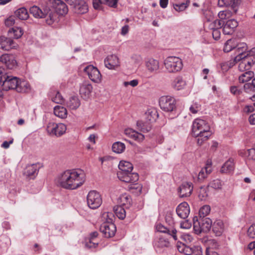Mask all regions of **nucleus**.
<instances>
[{"label": "nucleus", "mask_w": 255, "mask_h": 255, "mask_svg": "<svg viewBox=\"0 0 255 255\" xmlns=\"http://www.w3.org/2000/svg\"><path fill=\"white\" fill-rule=\"evenodd\" d=\"M211 173V170L210 169H207L204 168H202L199 172L198 176V179L199 181H202L205 179L208 174Z\"/></svg>", "instance_id": "09e8293b"}, {"label": "nucleus", "mask_w": 255, "mask_h": 255, "mask_svg": "<svg viewBox=\"0 0 255 255\" xmlns=\"http://www.w3.org/2000/svg\"><path fill=\"white\" fill-rule=\"evenodd\" d=\"M213 232L217 236H220L224 231L223 222L220 220H216L212 226Z\"/></svg>", "instance_id": "cd10ccee"}, {"label": "nucleus", "mask_w": 255, "mask_h": 255, "mask_svg": "<svg viewBox=\"0 0 255 255\" xmlns=\"http://www.w3.org/2000/svg\"><path fill=\"white\" fill-rule=\"evenodd\" d=\"M125 133L128 137L134 139L137 142H142L144 138V136L142 134L139 133L131 128L126 129Z\"/></svg>", "instance_id": "bb28decb"}, {"label": "nucleus", "mask_w": 255, "mask_h": 255, "mask_svg": "<svg viewBox=\"0 0 255 255\" xmlns=\"http://www.w3.org/2000/svg\"><path fill=\"white\" fill-rule=\"evenodd\" d=\"M166 70L169 73H175L180 71L183 64L180 58L175 56H169L164 61Z\"/></svg>", "instance_id": "20e7f679"}, {"label": "nucleus", "mask_w": 255, "mask_h": 255, "mask_svg": "<svg viewBox=\"0 0 255 255\" xmlns=\"http://www.w3.org/2000/svg\"><path fill=\"white\" fill-rule=\"evenodd\" d=\"M125 144H112V149L116 153H121L125 150Z\"/></svg>", "instance_id": "8fccbe9b"}, {"label": "nucleus", "mask_w": 255, "mask_h": 255, "mask_svg": "<svg viewBox=\"0 0 255 255\" xmlns=\"http://www.w3.org/2000/svg\"><path fill=\"white\" fill-rule=\"evenodd\" d=\"M104 4L109 6L115 8L117 6L118 0H103Z\"/></svg>", "instance_id": "e2e57ef3"}, {"label": "nucleus", "mask_w": 255, "mask_h": 255, "mask_svg": "<svg viewBox=\"0 0 255 255\" xmlns=\"http://www.w3.org/2000/svg\"><path fill=\"white\" fill-rule=\"evenodd\" d=\"M223 32L226 35L232 34L234 29L238 26V22L234 19L227 21L225 25H223Z\"/></svg>", "instance_id": "b1692460"}, {"label": "nucleus", "mask_w": 255, "mask_h": 255, "mask_svg": "<svg viewBox=\"0 0 255 255\" xmlns=\"http://www.w3.org/2000/svg\"><path fill=\"white\" fill-rule=\"evenodd\" d=\"M243 59L246 61L247 69H249L251 66L254 64L255 62V56L254 55H247V56L245 58H244Z\"/></svg>", "instance_id": "5fc2aeb1"}, {"label": "nucleus", "mask_w": 255, "mask_h": 255, "mask_svg": "<svg viewBox=\"0 0 255 255\" xmlns=\"http://www.w3.org/2000/svg\"><path fill=\"white\" fill-rule=\"evenodd\" d=\"M50 96L51 100L55 103L62 104L64 102L63 98L58 91H54L53 93L51 92Z\"/></svg>", "instance_id": "a19ab883"}, {"label": "nucleus", "mask_w": 255, "mask_h": 255, "mask_svg": "<svg viewBox=\"0 0 255 255\" xmlns=\"http://www.w3.org/2000/svg\"><path fill=\"white\" fill-rule=\"evenodd\" d=\"M29 89L30 85L27 81L18 80V85L16 89L17 92L25 93L28 92Z\"/></svg>", "instance_id": "c9c22d12"}, {"label": "nucleus", "mask_w": 255, "mask_h": 255, "mask_svg": "<svg viewBox=\"0 0 255 255\" xmlns=\"http://www.w3.org/2000/svg\"><path fill=\"white\" fill-rule=\"evenodd\" d=\"M232 12L229 10L221 11L218 13V16L221 19H225L231 17Z\"/></svg>", "instance_id": "864d4df0"}, {"label": "nucleus", "mask_w": 255, "mask_h": 255, "mask_svg": "<svg viewBox=\"0 0 255 255\" xmlns=\"http://www.w3.org/2000/svg\"><path fill=\"white\" fill-rule=\"evenodd\" d=\"M245 92L247 93L254 94L255 93V78L252 83H246L244 86Z\"/></svg>", "instance_id": "37998d69"}, {"label": "nucleus", "mask_w": 255, "mask_h": 255, "mask_svg": "<svg viewBox=\"0 0 255 255\" xmlns=\"http://www.w3.org/2000/svg\"><path fill=\"white\" fill-rule=\"evenodd\" d=\"M114 211L115 215L120 219L123 220L125 218L126 215V210L121 205L114 207Z\"/></svg>", "instance_id": "4c0bfd02"}, {"label": "nucleus", "mask_w": 255, "mask_h": 255, "mask_svg": "<svg viewBox=\"0 0 255 255\" xmlns=\"http://www.w3.org/2000/svg\"><path fill=\"white\" fill-rule=\"evenodd\" d=\"M85 173L80 169L66 170L57 178L58 183L62 187L75 189L81 186L85 181Z\"/></svg>", "instance_id": "f257e3e1"}, {"label": "nucleus", "mask_w": 255, "mask_h": 255, "mask_svg": "<svg viewBox=\"0 0 255 255\" xmlns=\"http://www.w3.org/2000/svg\"><path fill=\"white\" fill-rule=\"evenodd\" d=\"M234 50L237 55L234 58L232 66L248 55V54L247 53L248 52V47L246 43L244 42L240 43L236 45Z\"/></svg>", "instance_id": "f8f14e48"}, {"label": "nucleus", "mask_w": 255, "mask_h": 255, "mask_svg": "<svg viewBox=\"0 0 255 255\" xmlns=\"http://www.w3.org/2000/svg\"><path fill=\"white\" fill-rule=\"evenodd\" d=\"M44 6V5H43ZM30 13L35 18H41L44 17V6L42 9L39 8L37 6H33L30 8Z\"/></svg>", "instance_id": "473e14b6"}, {"label": "nucleus", "mask_w": 255, "mask_h": 255, "mask_svg": "<svg viewBox=\"0 0 255 255\" xmlns=\"http://www.w3.org/2000/svg\"><path fill=\"white\" fill-rule=\"evenodd\" d=\"M14 14L17 17L21 20H26L29 17L28 11L25 7L19 8L15 11Z\"/></svg>", "instance_id": "e433bc0d"}, {"label": "nucleus", "mask_w": 255, "mask_h": 255, "mask_svg": "<svg viewBox=\"0 0 255 255\" xmlns=\"http://www.w3.org/2000/svg\"><path fill=\"white\" fill-rule=\"evenodd\" d=\"M234 160L230 158L223 165L220 171L223 173H230L234 170Z\"/></svg>", "instance_id": "c85d7f7f"}, {"label": "nucleus", "mask_w": 255, "mask_h": 255, "mask_svg": "<svg viewBox=\"0 0 255 255\" xmlns=\"http://www.w3.org/2000/svg\"><path fill=\"white\" fill-rule=\"evenodd\" d=\"M156 229L158 232L166 233L172 236L174 240H177V231L174 227H167L159 223L156 225Z\"/></svg>", "instance_id": "a878e982"}, {"label": "nucleus", "mask_w": 255, "mask_h": 255, "mask_svg": "<svg viewBox=\"0 0 255 255\" xmlns=\"http://www.w3.org/2000/svg\"><path fill=\"white\" fill-rule=\"evenodd\" d=\"M145 66L147 70L150 73H155L159 69V61L152 58L145 60Z\"/></svg>", "instance_id": "393cba45"}, {"label": "nucleus", "mask_w": 255, "mask_h": 255, "mask_svg": "<svg viewBox=\"0 0 255 255\" xmlns=\"http://www.w3.org/2000/svg\"><path fill=\"white\" fill-rule=\"evenodd\" d=\"M208 24V28L211 30H215L220 29L224 25V23L221 20L216 19L213 21H208L206 23Z\"/></svg>", "instance_id": "ea45409f"}, {"label": "nucleus", "mask_w": 255, "mask_h": 255, "mask_svg": "<svg viewBox=\"0 0 255 255\" xmlns=\"http://www.w3.org/2000/svg\"><path fill=\"white\" fill-rule=\"evenodd\" d=\"M169 243L168 241L163 238H160L158 241L155 243V246L159 248H163L168 247Z\"/></svg>", "instance_id": "de8ad7c7"}, {"label": "nucleus", "mask_w": 255, "mask_h": 255, "mask_svg": "<svg viewBox=\"0 0 255 255\" xmlns=\"http://www.w3.org/2000/svg\"><path fill=\"white\" fill-rule=\"evenodd\" d=\"M105 66L110 70H116L120 66L118 57L114 54L108 55L104 60Z\"/></svg>", "instance_id": "f3484780"}, {"label": "nucleus", "mask_w": 255, "mask_h": 255, "mask_svg": "<svg viewBox=\"0 0 255 255\" xmlns=\"http://www.w3.org/2000/svg\"><path fill=\"white\" fill-rule=\"evenodd\" d=\"M16 44L13 41L9 38L4 36L0 37V48L5 50L8 51L11 49L15 48Z\"/></svg>", "instance_id": "4be33fe9"}, {"label": "nucleus", "mask_w": 255, "mask_h": 255, "mask_svg": "<svg viewBox=\"0 0 255 255\" xmlns=\"http://www.w3.org/2000/svg\"><path fill=\"white\" fill-rule=\"evenodd\" d=\"M0 62L4 64L9 69L14 68L17 65L16 61L13 55L8 54H2L0 57Z\"/></svg>", "instance_id": "a211bd4d"}, {"label": "nucleus", "mask_w": 255, "mask_h": 255, "mask_svg": "<svg viewBox=\"0 0 255 255\" xmlns=\"http://www.w3.org/2000/svg\"><path fill=\"white\" fill-rule=\"evenodd\" d=\"M208 196L207 188L201 187L198 191V197L201 200H205Z\"/></svg>", "instance_id": "603ef678"}, {"label": "nucleus", "mask_w": 255, "mask_h": 255, "mask_svg": "<svg viewBox=\"0 0 255 255\" xmlns=\"http://www.w3.org/2000/svg\"><path fill=\"white\" fill-rule=\"evenodd\" d=\"M176 100L169 96H164L161 97L159 99V105L160 108L163 111L171 112L176 109Z\"/></svg>", "instance_id": "0eeeda50"}, {"label": "nucleus", "mask_w": 255, "mask_h": 255, "mask_svg": "<svg viewBox=\"0 0 255 255\" xmlns=\"http://www.w3.org/2000/svg\"><path fill=\"white\" fill-rule=\"evenodd\" d=\"M210 211L211 208L209 205H204L200 209L199 212V218H205L210 213Z\"/></svg>", "instance_id": "a18cd8bd"}, {"label": "nucleus", "mask_w": 255, "mask_h": 255, "mask_svg": "<svg viewBox=\"0 0 255 255\" xmlns=\"http://www.w3.org/2000/svg\"><path fill=\"white\" fill-rule=\"evenodd\" d=\"M241 1V0H231L230 5L234 11V12H236L237 11V7L240 4Z\"/></svg>", "instance_id": "680f3d73"}, {"label": "nucleus", "mask_w": 255, "mask_h": 255, "mask_svg": "<svg viewBox=\"0 0 255 255\" xmlns=\"http://www.w3.org/2000/svg\"><path fill=\"white\" fill-rule=\"evenodd\" d=\"M70 5L72 7L73 11L75 13L83 14L88 11V6L84 0H78L74 4Z\"/></svg>", "instance_id": "5701e85b"}, {"label": "nucleus", "mask_w": 255, "mask_h": 255, "mask_svg": "<svg viewBox=\"0 0 255 255\" xmlns=\"http://www.w3.org/2000/svg\"><path fill=\"white\" fill-rule=\"evenodd\" d=\"M165 221L166 223L169 225V228L174 227L175 222L171 213L168 212L166 214L165 216Z\"/></svg>", "instance_id": "13d9d810"}, {"label": "nucleus", "mask_w": 255, "mask_h": 255, "mask_svg": "<svg viewBox=\"0 0 255 255\" xmlns=\"http://www.w3.org/2000/svg\"><path fill=\"white\" fill-rule=\"evenodd\" d=\"M236 45L234 43V40L232 39L228 40L225 44L224 51L229 52L233 49H235Z\"/></svg>", "instance_id": "49530a36"}, {"label": "nucleus", "mask_w": 255, "mask_h": 255, "mask_svg": "<svg viewBox=\"0 0 255 255\" xmlns=\"http://www.w3.org/2000/svg\"><path fill=\"white\" fill-rule=\"evenodd\" d=\"M3 69L0 68V82L2 83L4 90H15L18 85L19 79L16 77L7 75L2 72Z\"/></svg>", "instance_id": "7ed1b4c3"}, {"label": "nucleus", "mask_w": 255, "mask_h": 255, "mask_svg": "<svg viewBox=\"0 0 255 255\" xmlns=\"http://www.w3.org/2000/svg\"><path fill=\"white\" fill-rule=\"evenodd\" d=\"M254 76V73L253 71H248L242 74L239 78L240 83H244L250 80Z\"/></svg>", "instance_id": "79ce46f5"}, {"label": "nucleus", "mask_w": 255, "mask_h": 255, "mask_svg": "<svg viewBox=\"0 0 255 255\" xmlns=\"http://www.w3.org/2000/svg\"><path fill=\"white\" fill-rule=\"evenodd\" d=\"M177 215L182 219H186L190 213V208L188 204L184 202L180 203L176 208Z\"/></svg>", "instance_id": "412c9836"}, {"label": "nucleus", "mask_w": 255, "mask_h": 255, "mask_svg": "<svg viewBox=\"0 0 255 255\" xmlns=\"http://www.w3.org/2000/svg\"><path fill=\"white\" fill-rule=\"evenodd\" d=\"M10 33L13 34L14 37L16 39L20 38L23 34V31L20 27H15L11 29V30H9Z\"/></svg>", "instance_id": "3c124183"}, {"label": "nucleus", "mask_w": 255, "mask_h": 255, "mask_svg": "<svg viewBox=\"0 0 255 255\" xmlns=\"http://www.w3.org/2000/svg\"><path fill=\"white\" fill-rule=\"evenodd\" d=\"M208 123L201 119L195 120L192 124V134L197 138V143L206 141L212 135Z\"/></svg>", "instance_id": "f03ea898"}, {"label": "nucleus", "mask_w": 255, "mask_h": 255, "mask_svg": "<svg viewBox=\"0 0 255 255\" xmlns=\"http://www.w3.org/2000/svg\"><path fill=\"white\" fill-rule=\"evenodd\" d=\"M212 225V221L209 218H199L196 221L194 219L193 228L197 234L209 232Z\"/></svg>", "instance_id": "39448f33"}, {"label": "nucleus", "mask_w": 255, "mask_h": 255, "mask_svg": "<svg viewBox=\"0 0 255 255\" xmlns=\"http://www.w3.org/2000/svg\"><path fill=\"white\" fill-rule=\"evenodd\" d=\"M87 204L92 209L99 208L102 203V199L100 193L95 191H90L87 196Z\"/></svg>", "instance_id": "6e6552de"}, {"label": "nucleus", "mask_w": 255, "mask_h": 255, "mask_svg": "<svg viewBox=\"0 0 255 255\" xmlns=\"http://www.w3.org/2000/svg\"><path fill=\"white\" fill-rule=\"evenodd\" d=\"M92 90L93 87L88 81H84L80 85V94L84 99H88L90 97Z\"/></svg>", "instance_id": "aec40b11"}, {"label": "nucleus", "mask_w": 255, "mask_h": 255, "mask_svg": "<svg viewBox=\"0 0 255 255\" xmlns=\"http://www.w3.org/2000/svg\"><path fill=\"white\" fill-rule=\"evenodd\" d=\"M172 86L176 90H181L185 88L186 82L182 77H177L173 81Z\"/></svg>", "instance_id": "c756f323"}, {"label": "nucleus", "mask_w": 255, "mask_h": 255, "mask_svg": "<svg viewBox=\"0 0 255 255\" xmlns=\"http://www.w3.org/2000/svg\"><path fill=\"white\" fill-rule=\"evenodd\" d=\"M43 12H45L43 18H45L46 22L48 25H51L58 21L57 14L47 3L44 6Z\"/></svg>", "instance_id": "4468645a"}, {"label": "nucleus", "mask_w": 255, "mask_h": 255, "mask_svg": "<svg viewBox=\"0 0 255 255\" xmlns=\"http://www.w3.org/2000/svg\"><path fill=\"white\" fill-rule=\"evenodd\" d=\"M222 186V183L219 179H215L210 182L208 186L215 189H220Z\"/></svg>", "instance_id": "4d7b16f0"}, {"label": "nucleus", "mask_w": 255, "mask_h": 255, "mask_svg": "<svg viewBox=\"0 0 255 255\" xmlns=\"http://www.w3.org/2000/svg\"><path fill=\"white\" fill-rule=\"evenodd\" d=\"M248 235L251 238H255V224L249 227L248 230Z\"/></svg>", "instance_id": "0e129e2a"}, {"label": "nucleus", "mask_w": 255, "mask_h": 255, "mask_svg": "<svg viewBox=\"0 0 255 255\" xmlns=\"http://www.w3.org/2000/svg\"><path fill=\"white\" fill-rule=\"evenodd\" d=\"M47 3L58 14L64 15L67 13L68 9L66 4L61 0H49Z\"/></svg>", "instance_id": "1a4fd4ad"}, {"label": "nucleus", "mask_w": 255, "mask_h": 255, "mask_svg": "<svg viewBox=\"0 0 255 255\" xmlns=\"http://www.w3.org/2000/svg\"><path fill=\"white\" fill-rule=\"evenodd\" d=\"M40 162L27 164L23 171V175L30 179H34L38 175L39 170L42 167Z\"/></svg>", "instance_id": "9d476101"}, {"label": "nucleus", "mask_w": 255, "mask_h": 255, "mask_svg": "<svg viewBox=\"0 0 255 255\" xmlns=\"http://www.w3.org/2000/svg\"><path fill=\"white\" fill-rule=\"evenodd\" d=\"M84 71L88 75L89 78L94 82L99 83L102 80V75L99 70L92 65L86 66Z\"/></svg>", "instance_id": "ddd939ff"}, {"label": "nucleus", "mask_w": 255, "mask_h": 255, "mask_svg": "<svg viewBox=\"0 0 255 255\" xmlns=\"http://www.w3.org/2000/svg\"><path fill=\"white\" fill-rule=\"evenodd\" d=\"M142 186L141 184L136 183H132L128 186L129 190L136 195H139L142 191Z\"/></svg>", "instance_id": "58836bf2"}, {"label": "nucleus", "mask_w": 255, "mask_h": 255, "mask_svg": "<svg viewBox=\"0 0 255 255\" xmlns=\"http://www.w3.org/2000/svg\"><path fill=\"white\" fill-rule=\"evenodd\" d=\"M119 168L121 170L119 173L131 172L133 166L131 163L126 161H121L119 164Z\"/></svg>", "instance_id": "2f4dec72"}, {"label": "nucleus", "mask_w": 255, "mask_h": 255, "mask_svg": "<svg viewBox=\"0 0 255 255\" xmlns=\"http://www.w3.org/2000/svg\"><path fill=\"white\" fill-rule=\"evenodd\" d=\"M103 3H104L103 0H93V7L96 9H101Z\"/></svg>", "instance_id": "69168bd1"}, {"label": "nucleus", "mask_w": 255, "mask_h": 255, "mask_svg": "<svg viewBox=\"0 0 255 255\" xmlns=\"http://www.w3.org/2000/svg\"><path fill=\"white\" fill-rule=\"evenodd\" d=\"M118 177L122 181L127 183H134L138 180V175L136 173H118Z\"/></svg>", "instance_id": "6ab92c4d"}, {"label": "nucleus", "mask_w": 255, "mask_h": 255, "mask_svg": "<svg viewBox=\"0 0 255 255\" xmlns=\"http://www.w3.org/2000/svg\"><path fill=\"white\" fill-rule=\"evenodd\" d=\"M182 238L183 240L186 243H191L193 241V237L189 234H184L182 235Z\"/></svg>", "instance_id": "774afa93"}, {"label": "nucleus", "mask_w": 255, "mask_h": 255, "mask_svg": "<svg viewBox=\"0 0 255 255\" xmlns=\"http://www.w3.org/2000/svg\"><path fill=\"white\" fill-rule=\"evenodd\" d=\"M111 158L110 156H106L99 158V160L101 162L102 165L108 166L110 164Z\"/></svg>", "instance_id": "338daca9"}, {"label": "nucleus", "mask_w": 255, "mask_h": 255, "mask_svg": "<svg viewBox=\"0 0 255 255\" xmlns=\"http://www.w3.org/2000/svg\"><path fill=\"white\" fill-rule=\"evenodd\" d=\"M54 114L57 117L65 119L67 117V111L65 108L60 106H57L54 108Z\"/></svg>", "instance_id": "f704fd0d"}, {"label": "nucleus", "mask_w": 255, "mask_h": 255, "mask_svg": "<svg viewBox=\"0 0 255 255\" xmlns=\"http://www.w3.org/2000/svg\"><path fill=\"white\" fill-rule=\"evenodd\" d=\"M146 115L147 120L150 122L144 123L141 121H139L136 123L138 129L143 132H147L150 130L151 128L150 123L154 121L158 117L157 113L155 110L151 111H148L146 113Z\"/></svg>", "instance_id": "423d86ee"}, {"label": "nucleus", "mask_w": 255, "mask_h": 255, "mask_svg": "<svg viewBox=\"0 0 255 255\" xmlns=\"http://www.w3.org/2000/svg\"><path fill=\"white\" fill-rule=\"evenodd\" d=\"M193 186L191 182H184L178 188V193L180 198L189 197L193 191Z\"/></svg>", "instance_id": "dca6fc26"}, {"label": "nucleus", "mask_w": 255, "mask_h": 255, "mask_svg": "<svg viewBox=\"0 0 255 255\" xmlns=\"http://www.w3.org/2000/svg\"><path fill=\"white\" fill-rule=\"evenodd\" d=\"M98 245V243L95 242V240L89 239L85 243V247L88 249L96 248Z\"/></svg>", "instance_id": "bf43d9fd"}, {"label": "nucleus", "mask_w": 255, "mask_h": 255, "mask_svg": "<svg viewBox=\"0 0 255 255\" xmlns=\"http://www.w3.org/2000/svg\"><path fill=\"white\" fill-rule=\"evenodd\" d=\"M201 105L197 102H193L189 107V111L192 114H196L201 110Z\"/></svg>", "instance_id": "6e6d98bb"}, {"label": "nucleus", "mask_w": 255, "mask_h": 255, "mask_svg": "<svg viewBox=\"0 0 255 255\" xmlns=\"http://www.w3.org/2000/svg\"><path fill=\"white\" fill-rule=\"evenodd\" d=\"M100 231L103 233L106 238H111L113 237L116 232V227L112 222H106L103 223L100 228Z\"/></svg>", "instance_id": "2eb2a0df"}, {"label": "nucleus", "mask_w": 255, "mask_h": 255, "mask_svg": "<svg viewBox=\"0 0 255 255\" xmlns=\"http://www.w3.org/2000/svg\"><path fill=\"white\" fill-rule=\"evenodd\" d=\"M188 3L187 1L186 3H181L180 4H174V9L177 11H181L186 9L188 5Z\"/></svg>", "instance_id": "052dcab7"}, {"label": "nucleus", "mask_w": 255, "mask_h": 255, "mask_svg": "<svg viewBox=\"0 0 255 255\" xmlns=\"http://www.w3.org/2000/svg\"><path fill=\"white\" fill-rule=\"evenodd\" d=\"M178 250L179 252L182 253L185 255H191L194 251L193 248L185 246L184 244L182 246H178Z\"/></svg>", "instance_id": "c03bdc74"}, {"label": "nucleus", "mask_w": 255, "mask_h": 255, "mask_svg": "<svg viewBox=\"0 0 255 255\" xmlns=\"http://www.w3.org/2000/svg\"><path fill=\"white\" fill-rule=\"evenodd\" d=\"M66 130V126L62 123H49L47 126V131L51 135L60 136Z\"/></svg>", "instance_id": "9b49d317"}, {"label": "nucleus", "mask_w": 255, "mask_h": 255, "mask_svg": "<svg viewBox=\"0 0 255 255\" xmlns=\"http://www.w3.org/2000/svg\"><path fill=\"white\" fill-rule=\"evenodd\" d=\"M67 106L72 110L77 109L80 105V102L77 96H72L67 101Z\"/></svg>", "instance_id": "7c9ffc66"}, {"label": "nucleus", "mask_w": 255, "mask_h": 255, "mask_svg": "<svg viewBox=\"0 0 255 255\" xmlns=\"http://www.w3.org/2000/svg\"><path fill=\"white\" fill-rule=\"evenodd\" d=\"M131 198L130 196L127 194H124L120 195L118 198V202L122 206H125L126 208H128L131 203Z\"/></svg>", "instance_id": "72a5a7b5"}]
</instances>
